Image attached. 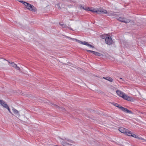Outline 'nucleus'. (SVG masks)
<instances>
[{
    "instance_id": "obj_1",
    "label": "nucleus",
    "mask_w": 146,
    "mask_h": 146,
    "mask_svg": "<svg viewBox=\"0 0 146 146\" xmlns=\"http://www.w3.org/2000/svg\"><path fill=\"white\" fill-rule=\"evenodd\" d=\"M113 16H115V18L118 21L121 22H122L124 23H128L130 21V20L129 19H124L123 18L118 17L117 16L118 15L117 14L115 13H113L112 14Z\"/></svg>"
},
{
    "instance_id": "obj_2",
    "label": "nucleus",
    "mask_w": 146,
    "mask_h": 146,
    "mask_svg": "<svg viewBox=\"0 0 146 146\" xmlns=\"http://www.w3.org/2000/svg\"><path fill=\"white\" fill-rule=\"evenodd\" d=\"M114 106L116 107H118V108L121 109L122 111L128 113L130 114H133V113L131 111L128 110L125 108H124L121 106H119V105L115 103Z\"/></svg>"
},
{
    "instance_id": "obj_3",
    "label": "nucleus",
    "mask_w": 146,
    "mask_h": 146,
    "mask_svg": "<svg viewBox=\"0 0 146 146\" xmlns=\"http://www.w3.org/2000/svg\"><path fill=\"white\" fill-rule=\"evenodd\" d=\"M105 39L106 43L110 45L112 44L113 40L111 37L109 35H106L104 38Z\"/></svg>"
},
{
    "instance_id": "obj_4",
    "label": "nucleus",
    "mask_w": 146,
    "mask_h": 146,
    "mask_svg": "<svg viewBox=\"0 0 146 146\" xmlns=\"http://www.w3.org/2000/svg\"><path fill=\"white\" fill-rule=\"evenodd\" d=\"M70 38L72 40H75L77 42L79 43H80V44H83L87 45L89 47H91L93 48H94V46H93L90 45V44H89L87 42H86V41L82 42L81 41L78 40L76 39L73 38Z\"/></svg>"
},
{
    "instance_id": "obj_5",
    "label": "nucleus",
    "mask_w": 146,
    "mask_h": 146,
    "mask_svg": "<svg viewBox=\"0 0 146 146\" xmlns=\"http://www.w3.org/2000/svg\"><path fill=\"white\" fill-rule=\"evenodd\" d=\"M25 6L26 8L33 12H35L37 10L35 7L29 3H27V5H25Z\"/></svg>"
},
{
    "instance_id": "obj_6",
    "label": "nucleus",
    "mask_w": 146,
    "mask_h": 146,
    "mask_svg": "<svg viewBox=\"0 0 146 146\" xmlns=\"http://www.w3.org/2000/svg\"><path fill=\"white\" fill-rule=\"evenodd\" d=\"M119 131L122 133L126 134L127 135H128V132H129L130 131L122 127L119 128Z\"/></svg>"
},
{
    "instance_id": "obj_7",
    "label": "nucleus",
    "mask_w": 146,
    "mask_h": 146,
    "mask_svg": "<svg viewBox=\"0 0 146 146\" xmlns=\"http://www.w3.org/2000/svg\"><path fill=\"white\" fill-rule=\"evenodd\" d=\"M7 61L8 60L2 58L0 60V65L2 66H5L7 63Z\"/></svg>"
},
{
    "instance_id": "obj_8",
    "label": "nucleus",
    "mask_w": 146,
    "mask_h": 146,
    "mask_svg": "<svg viewBox=\"0 0 146 146\" xmlns=\"http://www.w3.org/2000/svg\"><path fill=\"white\" fill-rule=\"evenodd\" d=\"M122 96H123L122 98L125 100L130 101H132V99L129 96H128L126 95H125V94H124L123 95H122Z\"/></svg>"
},
{
    "instance_id": "obj_9",
    "label": "nucleus",
    "mask_w": 146,
    "mask_h": 146,
    "mask_svg": "<svg viewBox=\"0 0 146 146\" xmlns=\"http://www.w3.org/2000/svg\"><path fill=\"white\" fill-rule=\"evenodd\" d=\"M13 112L17 115L16 117L17 118H18L20 116V115L19 114V112L15 108H13L12 109Z\"/></svg>"
},
{
    "instance_id": "obj_10",
    "label": "nucleus",
    "mask_w": 146,
    "mask_h": 146,
    "mask_svg": "<svg viewBox=\"0 0 146 146\" xmlns=\"http://www.w3.org/2000/svg\"><path fill=\"white\" fill-rule=\"evenodd\" d=\"M0 104L5 108H7L8 106L7 105L3 100H0Z\"/></svg>"
},
{
    "instance_id": "obj_11",
    "label": "nucleus",
    "mask_w": 146,
    "mask_h": 146,
    "mask_svg": "<svg viewBox=\"0 0 146 146\" xmlns=\"http://www.w3.org/2000/svg\"><path fill=\"white\" fill-rule=\"evenodd\" d=\"M116 92L117 94L119 96L122 98L124 94V93L122 92L120 90H117L116 91Z\"/></svg>"
},
{
    "instance_id": "obj_12",
    "label": "nucleus",
    "mask_w": 146,
    "mask_h": 146,
    "mask_svg": "<svg viewBox=\"0 0 146 146\" xmlns=\"http://www.w3.org/2000/svg\"><path fill=\"white\" fill-rule=\"evenodd\" d=\"M103 78L104 79L110 82H112L113 81V79L111 77L108 76L106 77H103Z\"/></svg>"
},
{
    "instance_id": "obj_13",
    "label": "nucleus",
    "mask_w": 146,
    "mask_h": 146,
    "mask_svg": "<svg viewBox=\"0 0 146 146\" xmlns=\"http://www.w3.org/2000/svg\"><path fill=\"white\" fill-rule=\"evenodd\" d=\"M127 135L129 136H131L136 138L137 137V136L135 134H133L130 131H129V132H128V135Z\"/></svg>"
},
{
    "instance_id": "obj_14",
    "label": "nucleus",
    "mask_w": 146,
    "mask_h": 146,
    "mask_svg": "<svg viewBox=\"0 0 146 146\" xmlns=\"http://www.w3.org/2000/svg\"><path fill=\"white\" fill-rule=\"evenodd\" d=\"M94 55L99 56H103L102 54L96 52H95Z\"/></svg>"
},
{
    "instance_id": "obj_15",
    "label": "nucleus",
    "mask_w": 146,
    "mask_h": 146,
    "mask_svg": "<svg viewBox=\"0 0 146 146\" xmlns=\"http://www.w3.org/2000/svg\"><path fill=\"white\" fill-rule=\"evenodd\" d=\"M55 7L56 8H58L59 9H61V7L60 6L59 3L56 4L55 5Z\"/></svg>"
},
{
    "instance_id": "obj_16",
    "label": "nucleus",
    "mask_w": 146,
    "mask_h": 146,
    "mask_svg": "<svg viewBox=\"0 0 146 146\" xmlns=\"http://www.w3.org/2000/svg\"><path fill=\"white\" fill-rule=\"evenodd\" d=\"M59 110L61 111H62L63 112H65L66 111L65 109L63 107H60V108L59 109Z\"/></svg>"
},
{
    "instance_id": "obj_17",
    "label": "nucleus",
    "mask_w": 146,
    "mask_h": 146,
    "mask_svg": "<svg viewBox=\"0 0 146 146\" xmlns=\"http://www.w3.org/2000/svg\"><path fill=\"white\" fill-rule=\"evenodd\" d=\"M62 26H63V27H62L63 28L68 27V29H69L70 30H72V29L71 28L68 27L66 25H64L63 24V25Z\"/></svg>"
},
{
    "instance_id": "obj_18",
    "label": "nucleus",
    "mask_w": 146,
    "mask_h": 146,
    "mask_svg": "<svg viewBox=\"0 0 146 146\" xmlns=\"http://www.w3.org/2000/svg\"><path fill=\"white\" fill-rule=\"evenodd\" d=\"M81 8L86 10H88V9H89V7L87 8L86 7H85V8H84V7L82 6H81Z\"/></svg>"
},
{
    "instance_id": "obj_19",
    "label": "nucleus",
    "mask_w": 146,
    "mask_h": 146,
    "mask_svg": "<svg viewBox=\"0 0 146 146\" xmlns=\"http://www.w3.org/2000/svg\"><path fill=\"white\" fill-rule=\"evenodd\" d=\"M69 142L70 143H68V144L70 145H72V144H73L74 143V142L72 141V140H68Z\"/></svg>"
},
{
    "instance_id": "obj_20",
    "label": "nucleus",
    "mask_w": 146,
    "mask_h": 146,
    "mask_svg": "<svg viewBox=\"0 0 146 146\" xmlns=\"http://www.w3.org/2000/svg\"><path fill=\"white\" fill-rule=\"evenodd\" d=\"M86 51L88 52H90L92 53L93 54H95V53L96 52L95 51H93L92 50H87Z\"/></svg>"
},
{
    "instance_id": "obj_21",
    "label": "nucleus",
    "mask_w": 146,
    "mask_h": 146,
    "mask_svg": "<svg viewBox=\"0 0 146 146\" xmlns=\"http://www.w3.org/2000/svg\"><path fill=\"white\" fill-rule=\"evenodd\" d=\"M136 138L139 139H141V140H143L145 141H146V140L145 139H144L142 137H139L138 136H137Z\"/></svg>"
},
{
    "instance_id": "obj_22",
    "label": "nucleus",
    "mask_w": 146,
    "mask_h": 146,
    "mask_svg": "<svg viewBox=\"0 0 146 146\" xmlns=\"http://www.w3.org/2000/svg\"><path fill=\"white\" fill-rule=\"evenodd\" d=\"M16 65V64L13 62H11V66L14 68L15 67V66Z\"/></svg>"
},
{
    "instance_id": "obj_23",
    "label": "nucleus",
    "mask_w": 146,
    "mask_h": 146,
    "mask_svg": "<svg viewBox=\"0 0 146 146\" xmlns=\"http://www.w3.org/2000/svg\"><path fill=\"white\" fill-rule=\"evenodd\" d=\"M88 10L94 13H96V10L95 9H88Z\"/></svg>"
},
{
    "instance_id": "obj_24",
    "label": "nucleus",
    "mask_w": 146,
    "mask_h": 146,
    "mask_svg": "<svg viewBox=\"0 0 146 146\" xmlns=\"http://www.w3.org/2000/svg\"><path fill=\"white\" fill-rule=\"evenodd\" d=\"M20 2L23 3L24 5H25H25H27V3L26 2H25L24 1H19Z\"/></svg>"
},
{
    "instance_id": "obj_25",
    "label": "nucleus",
    "mask_w": 146,
    "mask_h": 146,
    "mask_svg": "<svg viewBox=\"0 0 146 146\" xmlns=\"http://www.w3.org/2000/svg\"><path fill=\"white\" fill-rule=\"evenodd\" d=\"M14 68H15L16 70H19L20 69V68L18 66H17V65H15V67H14Z\"/></svg>"
},
{
    "instance_id": "obj_26",
    "label": "nucleus",
    "mask_w": 146,
    "mask_h": 146,
    "mask_svg": "<svg viewBox=\"0 0 146 146\" xmlns=\"http://www.w3.org/2000/svg\"><path fill=\"white\" fill-rule=\"evenodd\" d=\"M96 13H97L100 14L102 13V11L98 10H96Z\"/></svg>"
},
{
    "instance_id": "obj_27",
    "label": "nucleus",
    "mask_w": 146,
    "mask_h": 146,
    "mask_svg": "<svg viewBox=\"0 0 146 146\" xmlns=\"http://www.w3.org/2000/svg\"><path fill=\"white\" fill-rule=\"evenodd\" d=\"M52 104L56 108H58V109H59L60 108V107H59L58 106L53 104Z\"/></svg>"
},
{
    "instance_id": "obj_28",
    "label": "nucleus",
    "mask_w": 146,
    "mask_h": 146,
    "mask_svg": "<svg viewBox=\"0 0 146 146\" xmlns=\"http://www.w3.org/2000/svg\"><path fill=\"white\" fill-rule=\"evenodd\" d=\"M6 108L9 111V112L11 113L12 115H13V114H12L11 112V111H10V109L9 108V106H8L7 108Z\"/></svg>"
},
{
    "instance_id": "obj_29",
    "label": "nucleus",
    "mask_w": 146,
    "mask_h": 146,
    "mask_svg": "<svg viewBox=\"0 0 146 146\" xmlns=\"http://www.w3.org/2000/svg\"><path fill=\"white\" fill-rule=\"evenodd\" d=\"M107 13V11L106 10H103L102 11V13Z\"/></svg>"
},
{
    "instance_id": "obj_30",
    "label": "nucleus",
    "mask_w": 146,
    "mask_h": 146,
    "mask_svg": "<svg viewBox=\"0 0 146 146\" xmlns=\"http://www.w3.org/2000/svg\"><path fill=\"white\" fill-rule=\"evenodd\" d=\"M64 6H65L64 4H62L61 5V7L62 8H64Z\"/></svg>"
},
{
    "instance_id": "obj_31",
    "label": "nucleus",
    "mask_w": 146,
    "mask_h": 146,
    "mask_svg": "<svg viewBox=\"0 0 146 146\" xmlns=\"http://www.w3.org/2000/svg\"><path fill=\"white\" fill-rule=\"evenodd\" d=\"M59 24H60V25L61 26H63V24H62L60 22H59Z\"/></svg>"
},
{
    "instance_id": "obj_32",
    "label": "nucleus",
    "mask_w": 146,
    "mask_h": 146,
    "mask_svg": "<svg viewBox=\"0 0 146 146\" xmlns=\"http://www.w3.org/2000/svg\"><path fill=\"white\" fill-rule=\"evenodd\" d=\"M68 6L69 7H72V5H68Z\"/></svg>"
},
{
    "instance_id": "obj_33",
    "label": "nucleus",
    "mask_w": 146,
    "mask_h": 146,
    "mask_svg": "<svg viewBox=\"0 0 146 146\" xmlns=\"http://www.w3.org/2000/svg\"><path fill=\"white\" fill-rule=\"evenodd\" d=\"M7 62H9V63L10 64H11V62H10V61H8H8H7Z\"/></svg>"
},
{
    "instance_id": "obj_34",
    "label": "nucleus",
    "mask_w": 146,
    "mask_h": 146,
    "mask_svg": "<svg viewBox=\"0 0 146 146\" xmlns=\"http://www.w3.org/2000/svg\"><path fill=\"white\" fill-rule=\"evenodd\" d=\"M115 103H114V102H113L112 103V104L114 106V105H115Z\"/></svg>"
},
{
    "instance_id": "obj_35",
    "label": "nucleus",
    "mask_w": 146,
    "mask_h": 146,
    "mask_svg": "<svg viewBox=\"0 0 146 146\" xmlns=\"http://www.w3.org/2000/svg\"><path fill=\"white\" fill-rule=\"evenodd\" d=\"M119 79L122 80V79L121 78H120Z\"/></svg>"
},
{
    "instance_id": "obj_36",
    "label": "nucleus",
    "mask_w": 146,
    "mask_h": 146,
    "mask_svg": "<svg viewBox=\"0 0 146 146\" xmlns=\"http://www.w3.org/2000/svg\"><path fill=\"white\" fill-rule=\"evenodd\" d=\"M59 138H60V139H62V140H63V139H62L61 138H60V137H59Z\"/></svg>"
}]
</instances>
